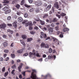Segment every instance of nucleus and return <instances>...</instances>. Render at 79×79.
I'll return each mask as SVG.
<instances>
[{
  "instance_id": "30",
  "label": "nucleus",
  "mask_w": 79,
  "mask_h": 79,
  "mask_svg": "<svg viewBox=\"0 0 79 79\" xmlns=\"http://www.w3.org/2000/svg\"><path fill=\"white\" fill-rule=\"evenodd\" d=\"M11 56L12 58H15V55L14 54H11Z\"/></svg>"
},
{
  "instance_id": "1",
  "label": "nucleus",
  "mask_w": 79,
  "mask_h": 79,
  "mask_svg": "<svg viewBox=\"0 0 79 79\" xmlns=\"http://www.w3.org/2000/svg\"><path fill=\"white\" fill-rule=\"evenodd\" d=\"M40 37L41 39H43V38H44V39H46L47 38V35L45 33L44 34V32H40Z\"/></svg>"
},
{
  "instance_id": "52",
  "label": "nucleus",
  "mask_w": 79,
  "mask_h": 79,
  "mask_svg": "<svg viewBox=\"0 0 79 79\" xmlns=\"http://www.w3.org/2000/svg\"><path fill=\"white\" fill-rule=\"evenodd\" d=\"M25 73H26V72L25 71L23 72H22V74H23V76H26Z\"/></svg>"
},
{
  "instance_id": "58",
  "label": "nucleus",
  "mask_w": 79,
  "mask_h": 79,
  "mask_svg": "<svg viewBox=\"0 0 79 79\" xmlns=\"http://www.w3.org/2000/svg\"><path fill=\"white\" fill-rule=\"evenodd\" d=\"M7 26H12V24L10 23H8L7 24Z\"/></svg>"
},
{
  "instance_id": "24",
  "label": "nucleus",
  "mask_w": 79,
  "mask_h": 79,
  "mask_svg": "<svg viewBox=\"0 0 79 79\" xmlns=\"http://www.w3.org/2000/svg\"><path fill=\"white\" fill-rule=\"evenodd\" d=\"M48 14H45L44 15L43 18V19H44V18H46L48 17Z\"/></svg>"
},
{
  "instance_id": "62",
  "label": "nucleus",
  "mask_w": 79,
  "mask_h": 79,
  "mask_svg": "<svg viewBox=\"0 0 79 79\" xmlns=\"http://www.w3.org/2000/svg\"><path fill=\"white\" fill-rule=\"evenodd\" d=\"M19 77L20 79H22V75L21 74L19 75Z\"/></svg>"
},
{
  "instance_id": "35",
  "label": "nucleus",
  "mask_w": 79,
  "mask_h": 79,
  "mask_svg": "<svg viewBox=\"0 0 79 79\" xmlns=\"http://www.w3.org/2000/svg\"><path fill=\"white\" fill-rule=\"evenodd\" d=\"M25 0H22V1L21 2V5H24V1Z\"/></svg>"
},
{
  "instance_id": "4",
  "label": "nucleus",
  "mask_w": 79,
  "mask_h": 79,
  "mask_svg": "<svg viewBox=\"0 0 79 79\" xmlns=\"http://www.w3.org/2000/svg\"><path fill=\"white\" fill-rule=\"evenodd\" d=\"M6 27V26L5 23L0 24V28H1L2 29L5 30Z\"/></svg>"
},
{
  "instance_id": "12",
  "label": "nucleus",
  "mask_w": 79,
  "mask_h": 79,
  "mask_svg": "<svg viewBox=\"0 0 79 79\" xmlns=\"http://www.w3.org/2000/svg\"><path fill=\"white\" fill-rule=\"evenodd\" d=\"M8 32H9L10 34H13V31L11 30L10 29H8L7 30Z\"/></svg>"
},
{
  "instance_id": "36",
  "label": "nucleus",
  "mask_w": 79,
  "mask_h": 79,
  "mask_svg": "<svg viewBox=\"0 0 79 79\" xmlns=\"http://www.w3.org/2000/svg\"><path fill=\"white\" fill-rule=\"evenodd\" d=\"M52 48H50L49 49V52L50 53H52Z\"/></svg>"
},
{
  "instance_id": "2",
  "label": "nucleus",
  "mask_w": 79,
  "mask_h": 79,
  "mask_svg": "<svg viewBox=\"0 0 79 79\" xmlns=\"http://www.w3.org/2000/svg\"><path fill=\"white\" fill-rule=\"evenodd\" d=\"M32 22L31 21H28L25 24V27H27V26H32Z\"/></svg>"
},
{
  "instance_id": "34",
  "label": "nucleus",
  "mask_w": 79,
  "mask_h": 79,
  "mask_svg": "<svg viewBox=\"0 0 79 79\" xmlns=\"http://www.w3.org/2000/svg\"><path fill=\"white\" fill-rule=\"evenodd\" d=\"M32 29H33L32 26H29V29L30 31H31V30H32Z\"/></svg>"
},
{
  "instance_id": "46",
  "label": "nucleus",
  "mask_w": 79,
  "mask_h": 79,
  "mask_svg": "<svg viewBox=\"0 0 79 79\" xmlns=\"http://www.w3.org/2000/svg\"><path fill=\"white\" fill-rule=\"evenodd\" d=\"M57 21V19L56 18H54L52 21L53 22H56Z\"/></svg>"
},
{
  "instance_id": "45",
  "label": "nucleus",
  "mask_w": 79,
  "mask_h": 79,
  "mask_svg": "<svg viewBox=\"0 0 79 79\" xmlns=\"http://www.w3.org/2000/svg\"><path fill=\"white\" fill-rule=\"evenodd\" d=\"M29 55V53L28 52L26 53H25L23 55V56H27Z\"/></svg>"
},
{
  "instance_id": "43",
  "label": "nucleus",
  "mask_w": 79,
  "mask_h": 79,
  "mask_svg": "<svg viewBox=\"0 0 79 79\" xmlns=\"http://www.w3.org/2000/svg\"><path fill=\"white\" fill-rule=\"evenodd\" d=\"M24 5L27 8H30V7H31V6L28 5L27 4H25Z\"/></svg>"
},
{
  "instance_id": "11",
  "label": "nucleus",
  "mask_w": 79,
  "mask_h": 79,
  "mask_svg": "<svg viewBox=\"0 0 79 79\" xmlns=\"http://www.w3.org/2000/svg\"><path fill=\"white\" fill-rule=\"evenodd\" d=\"M21 38L23 39H27V35H23L21 36Z\"/></svg>"
},
{
  "instance_id": "20",
  "label": "nucleus",
  "mask_w": 79,
  "mask_h": 79,
  "mask_svg": "<svg viewBox=\"0 0 79 79\" xmlns=\"http://www.w3.org/2000/svg\"><path fill=\"white\" fill-rule=\"evenodd\" d=\"M11 12V10H6V11H5V14H8V13H10Z\"/></svg>"
},
{
  "instance_id": "7",
  "label": "nucleus",
  "mask_w": 79,
  "mask_h": 79,
  "mask_svg": "<svg viewBox=\"0 0 79 79\" xmlns=\"http://www.w3.org/2000/svg\"><path fill=\"white\" fill-rule=\"evenodd\" d=\"M29 57L30 58H32V57L33 56V55H35V52L32 53L31 52H30L29 53Z\"/></svg>"
},
{
  "instance_id": "6",
  "label": "nucleus",
  "mask_w": 79,
  "mask_h": 79,
  "mask_svg": "<svg viewBox=\"0 0 79 79\" xmlns=\"http://www.w3.org/2000/svg\"><path fill=\"white\" fill-rule=\"evenodd\" d=\"M33 74V73H32L31 74V78L32 79H36V75L35 74Z\"/></svg>"
},
{
  "instance_id": "40",
  "label": "nucleus",
  "mask_w": 79,
  "mask_h": 79,
  "mask_svg": "<svg viewBox=\"0 0 79 79\" xmlns=\"http://www.w3.org/2000/svg\"><path fill=\"white\" fill-rule=\"evenodd\" d=\"M30 34H31L33 35L35 34V31H30Z\"/></svg>"
},
{
  "instance_id": "32",
  "label": "nucleus",
  "mask_w": 79,
  "mask_h": 79,
  "mask_svg": "<svg viewBox=\"0 0 79 79\" xmlns=\"http://www.w3.org/2000/svg\"><path fill=\"white\" fill-rule=\"evenodd\" d=\"M45 48H49V46L47 44H45V45L44 46Z\"/></svg>"
},
{
  "instance_id": "22",
  "label": "nucleus",
  "mask_w": 79,
  "mask_h": 79,
  "mask_svg": "<svg viewBox=\"0 0 79 79\" xmlns=\"http://www.w3.org/2000/svg\"><path fill=\"white\" fill-rule=\"evenodd\" d=\"M61 34L60 35V37L61 38H62V37H63V34H64V33L62 32H60Z\"/></svg>"
},
{
  "instance_id": "10",
  "label": "nucleus",
  "mask_w": 79,
  "mask_h": 79,
  "mask_svg": "<svg viewBox=\"0 0 79 79\" xmlns=\"http://www.w3.org/2000/svg\"><path fill=\"white\" fill-rule=\"evenodd\" d=\"M51 7H52V5H48L46 8V11H48V10H50V9L51 8Z\"/></svg>"
},
{
  "instance_id": "47",
  "label": "nucleus",
  "mask_w": 79,
  "mask_h": 79,
  "mask_svg": "<svg viewBox=\"0 0 79 79\" xmlns=\"http://www.w3.org/2000/svg\"><path fill=\"white\" fill-rule=\"evenodd\" d=\"M4 3H9V1L6 0H4Z\"/></svg>"
},
{
  "instance_id": "38",
  "label": "nucleus",
  "mask_w": 79,
  "mask_h": 79,
  "mask_svg": "<svg viewBox=\"0 0 79 79\" xmlns=\"http://www.w3.org/2000/svg\"><path fill=\"white\" fill-rule=\"evenodd\" d=\"M34 29L35 30H36V31L38 30V29H39V27H37V26H35V27H34Z\"/></svg>"
},
{
  "instance_id": "31",
  "label": "nucleus",
  "mask_w": 79,
  "mask_h": 79,
  "mask_svg": "<svg viewBox=\"0 0 79 79\" xmlns=\"http://www.w3.org/2000/svg\"><path fill=\"white\" fill-rule=\"evenodd\" d=\"M45 44L44 43H42L41 44V46L42 47H45Z\"/></svg>"
},
{
  "instance_id": "3",
  "label": "nucleus",
  "mask_w": 79,
  "mask_h": 79,
  "mask_svg": "<svg viewBox=\"0 0 79 79\" xmlns=\"http://www.w3.org/2000/svg\"><path fill=\"white\" fill-rule=\"evenodd\" d=\"M52 39L53 40V42H55L57 45H59V41H58V40L56 39V38L53 37L52 38Z\"/></svg>"
},
{
  "instance_id": "49",
  "label": "nucleus",
  "mask_w": 79,
  "mask_h": 79,
  "mask_svg": "<svg viewBox=\"0 0 79 79\" xmlns=\"http://www.w3.org/2000/svg\"><path fill=\"white\" fill-rule=\"evenodd\" d=\"M5 67H4L2 68V72H5Z\"/></svg>"
},
{
  "instance_id": "14",
  "label": "nucleus",
  "mask_w": 79,
  "mask_h": 79,
  "mask_svg": "<svg viewBox=\"0 0 79 79\" xmlns=\"http://www.w3.org/2000/svg\"><path fill=\"white\" fill-rule=\"evenodd\" d=\"M17 22H14L13 23V25L14 27H15V28H16L17 27V24H16Z\"/></svg>"
},
{
  "instance_id": "15",
  "label": "nucleus",
  "mask_w": 79,
  "mask_h": 79,
  "mask_svg": "<svg viewBox=\"0 0 79 79\" xmlns=\"http://www.w3.org/2000/svg\"><path fill=\"white\" fill-rule=\"evenodd\" d=\"M52 12H54V11H55V10H54V7H52L51 11L49 12V14H52Z\"/></svg>"
},
{
  "instance_id": "9",
  "label": "nucleus",
  "mask_w": 79,
  "mask_h": 79,
  "mask_svg": "<svg viewBox=\"0 0 79 79\" xmlns=\"http://www.w3.org/2000/svg\"><path fill=\"white\" fill-rule=\"evenodd\" d=\"M36 5L37 6H40L42 5V2L40 1H38L36 2Z\"/></svg>"
},
{
  "instance_id": "44",
  "label": "nucleus",
  "mask_w": 79,
  "mask_h": 79,
  "mask_svg": "<svg viewBox=\"0 0 79 79\" xmlns=\"http://www.w3.org/2000/svg\"><path fill=\"white\" fill-rule=\"evenodd\" d=\"M15 71V70L13 69L11 72V74H12L13 75H15V73H14Z\"/></svg>"
},
{
  "instance_id": "25",
  "label": "nucleus",
  "mask_w": 79,
  "mask_h": 79,
  "mask_svg": "<svg viewBox=\"0 0 79 79\" xmlns=\"http://www.w3.org/2000/svg\"><path fill=\"white\" fill-rule=\"evenodd\" d=\"M20 6H20V5L19 4H16L15 6V7L17 8V9H19V8H20Z\"/></svg>"
},
{
  "instance_id": "59",
  "label": "nucleus",
  "mask_w": 79,
  "mask_h": 79,
  "mask_svg": "<svg viewBox=\"0 0 79 79\" xmlns=\"http://www.w3.org/2000/svg\"><path fill=\"white\" fill-rule=\"evenodd\" d=\"M60 31H57L56 32V34H57V35H59V34H60Z\"/></svg>"
},
{
  "instance_id": "8",
  "label": "nucleus",
  "mask_w": 79,
  "mask_h": 79,
  "mask_svg": "<svg viewBox=\"0 0 79 79\" xmlns=\"http://www.w3.org/2000/svg\"><path fill=\"white\" fill-rule=\"evenodd\" d=\"M23 63H21L20 65H19V66L18 67V69L20 72H21V69L22 68V67L23 66Z\"/></svg>"
},
{
  "instance_id": "55",
  "label": "nucleus",
  "mask_w": 79,
  "mask_h": 79,
  "mask_svg": "<svg viewBox=\"0 0 79 79\" xmlns=\"http://www.w3.org/2000/svg\"><path fill=\"white\" fill-rule=\"evenodd\" d=\"M34 11V9H33V8L29 10V11H30V12H32V11Z\"/></svg>"
},
{
  "instance_id": "48",
  "label": "nucleus",
  "mask_w": 79,
  "mask_h": 79,
  "mask_svg": "<svg viewBox=\"0 0 79 79\" xmlns=\"http://www.w3.org/2000/svg\"><path fill=\"white\" fill-rule=\"evenodd\" d=\"M35 11L36 13H39V9H36L35 10Z\"/></svg>"
},
{
  "instance_id": "60",
  "label": "nucleus",
  "mask_w": 79,
  "mask_h": 79,
  "mask_svg": "<svg viewBox=\"0 0 79 79\" xmlns=\"http://www.w3.org/2000/svg\"><path fill=\"white\" fill-rule=\"evenodd\" d=\"M50 39V37H48L46 38V40H48L49 39Z\"/></svg>"
},
{
  "instance_id": "29",
  "label": "nucleus",
  "mask_w": 79,
  "mask_h": 79,
  "mask_svg": "<svg viewBox=\"0 0 79 79\" xmlns=\"http://www.w3.org/2000/svg\"><path fill=\"white\" fill-rule=\"evenodd\" d=\"M53 58V57L52 56H48V60H50L51 58Z\"/></svg>"
},
{
  "instance_id": "53",
  "label": "nucleus",
  "mask_w": 79,
  "mask_h": 79,
  "mask_svg": "<svg viewBox=\"0 0 79 79\" xmlns=\"http://www.w3.org/2000/svg\"><path fill=\"white\" fill-rule=\"evenodd\" d=\"M28 2L30 3H32L33 1L32 0H28Z\"/></svg>"
},
{
  "instance_id": "23",
  "label": "nucleus",
  "mask_w": 79,
  "mask_h": 79,
  "mask_svg": "<svg viewBox=\"0 0 79 79\" xmlns=\"http://www.w3.org/2000/svg\"><path fill=\"white\" fill-rule=\"evenodd\" d=\"M7 9H8V7L6 6L5 7L2 9V10L6 11L7 10Z\"/></svg>"
},
{
  "instance_id": "54",
  "label": "nucleus",
  "mask_w": 79,
  "mask_h": 79,
  "mask_svg": "<svg viewBox=\"0 0 79 79\" xmlns=\"http://www.w3.org/2000/svg\"><path fill=\"white\" fill-rule=\"evenodd\" d=\"M4 52L5 53H8L9 52V51L8 50H5Z\"/></svg>"
},
{
  "instance_id": "37",
  "label": "nucleus",
  "mask_w": 79,
  "mask_h": 79,
  "mask_svg": "<svg viewBox=\"0 0 79 79\" xmlns=\"http://www.w3.org/2000/svg\"><path fill=\"white\" fill-rule=\"evenodd\" d=\"M11 16H9L7 18V20L8 21H10V20H11Z\"/></svg>"
},
{
  "instance_id": "13",
  "label": "nucleus",
  "mask_w": 79,
  "mask_h": 79,
  "mask_svg": "<svg viewBox=\"0 0 79 79\" xmlns=\"http://www.w3.org/2000/svg\"><path fill=\"white\" fill-rule=\"evenodd\" d=\"M18 22H22L23 20V18L22 17H20L18 18Z\"/></svg>"
},
{
  "instance_id": "16",
  "label": "nucleus",
  "mask_w": 79,
  "mask_h": 79,
  "mask_svg": "<svg viewBox=\"0 0 79 79\" xmlns=\"http://www.w3.org/2000/svg\"><path fill=\"white\" fill-rule=\"evenodd\" d=\"M69 29L68 28H64L63 29L64 32H67L68 31H69Z\"/></svg>"
},
{
  "instance_id": "57",
  "label": "nucleus",
  "mask_w": 79,
  "mask_h": 79,
  "mask_svg": "<svg viewBox=\"0 0 79 79\" xmlns=\"http://www.w3.org/2000/svg\"><path fill=\"white\" fill-rule=\"evenodd\" d=\"M6 35H3V38H6Z\"/></svg>"
},
{
  "instance_id": "19",
  "label": "nucleus",
  "mask_w": 79,
  "mask_h": 79,
  "mask_svg": "<svg viewBox=\"0 0 79 79\" xmlns=\"http://www.w3.org/2000/svg\"><path fill=\"white\" fill-rule=\"evenodd\" d=\"M27 42H31V41H32V40H33V39L32 38H27Z\"/></svg>"
},
{
  "instance_id": "27",
  "label": "nucleus",
  "mask_w": 79,
  "mask_h": 79,
  "mask_svg": "<svg viewBox=\"0 0 79 79\" xmlns=\"http://www.w3.org/2000/svg\"><path fill=\"white\" fill-rule=\"evenodd\" d=\"M58 5V2H56L54 4V7H56Z\"/></svg>"
},
{
  "instance_id": "41",
  "label": "nucleus",
  "mask_w": 79,
  "mask_h": 79,
  "mask_svg": "<svg viewBox=\"0 0 79 79\" xmlns=\"http://www.w3.org/2000/svg\"><path fill=\"white\" fill-rule=\"evenodd\" d=\"M60 15L62 16H66V14L63 13H62L61 14H60Z\"/></svg>"
},
{
  "instance_id": "17",
  "label": "nucleus",
  "mask_w": 79,
  "mask_h": 79,
  "mask_svg": "<svg viewBox=\"0 0 79 79\" xmlns=\"http://www.w3.org/2000/svg\"><path fill=\"white\" fill-rule=\"evenodd\" d=\"M20 42H21V44H22L23 45H24V46H25V45H26V44H25V43L24 41H23V40H20Z\"/></svg>"
},
{
  "instance_id": "5",
  "label": "nucleus",
  "mask_w": 79,
  "mask_h": 79,
  "mask_svg": "<svg viewBox=\"0 0 79 79\" xmlns=\"http://www.w3.org/2000/svg\"><path fill=\"white\" fill-rule=\"evenodd\" d=\"M48 31H49V33L50 34H52V32H53V28L49 27L48 28Z\"/></svg>"
},
{
  "instance_id": "28",
  "label": "nucleus",
  "mask_w": 79,
  "mask_h": 79,
  "mask_svg": "<svg viewBox=\"0 0 79 79\" xmlns=\"http://www.w3.org/2000/svg\"><path fill=\"white\" fill-rule=\"evenodd\" d=\"M24 17L25 18H27L28 17V14L27 13H25L24 14Z\"/></svg>"
},
{
  "instance_id": "42",
  "label": "nucleus",
  "mask_w": 79,
  "mask_h": 79,
  "mask_svg": "<svg viewBox=\"0 0 79 79\" xmlns=\"http://www.w3.org/2000/svg\"><path fill=\"white\" fill-rule=\"evenodd\" d=\"M55 29L56 31H58V30H59V26H57L56 27Z\"/></svg>"
},
{
  "instance_id": "51",
  "label": "nucleus",
  "mask_w": 79,
  "mask_h": 79,
  "mask_svg": "<svg viewBox=\"0 0 79 79\" xmlns=\"http://www.w3.org/2000/svg\"><path fill=\"white\" fill-rule=\"evenodd\" d=\"M60 7V6L58 4L55 7V8H56V9H58Z\"/></svg>"
},
{
  "instance_id": "61",
  "label": "nucleus",
  "mask_w": 79,
  "mask_h": 79,
  "mask_svg": "<svg viewBox=\"0 0 79 79\" xmlns=\"http://www.w3.org/2000/svg\"><path fill=\"white\" fill-rule=\"evenodd\" d=\"M17 14L18 16H20V15H21V13L19 12H17Z\"/></svg>"
},
{
  "instance_id": "39",
  "label": "nucleus",
  "mask_w": 79,
  "mask_h": 79,
  "mask_svg": "<svg viewBox=\"0 0 79 79\" xmlns=\"http://www.w3.org/2000/svg\"><path fill=\"white\" fill-rule=\"evenodd\" d=\"M8 72H6L4 74V77H6L7 76H8Z\"/></svg>"
},
{
  "instance_id": "21",
  "label": "nucleus",
  "mask_w": 79,
  "mask_h": 79,
  "mask_svg": "<svg viewBox=\"0 0 79 79\" xmlns=\"http://www.w3.org/2000/svg\"><path fill=\"white\" fill-rule=\"evenodd\" d=\"M23 51L22 49H20L17 51V52L18 53H23Z\"/></svg>"
},
{
  "instance_id": "26",
  "label": "nucleus",
  "mask_w": 79,
  "mask_h": 79,
  "mask_svg": "<svg viewBox=\"0 0 79 79\" xmlns=\"http://www.w3.org/2000/svg\"><path fill=\"white\" fill-rule=\"evenodd\" d=\"M3 44L4 47H7V46H8V43L6 42H4L3 43Z\"/></svg>"
},
{
  "instance_id": "63",
  "label": "nucleus",
  "mask_w": 79,
  "mask_h": 79,
  "mask_svg": "<svg viewBox=\"0 0 79 79\" xmlns=\"http://www.w3.org/2000/svg\"><path fill=\"white\" fill-rule=\"evenodd\" d=\"M51 26L52 27H54L55 26V25H54V23H52L51 24Z\"/></svg>"
},
{
  "instance_id": "56",
  "label": "nucleus",
  "mask_w": 79,
  "mask_h": 79,
  "mask_svg": "<svg viewBox=\"0 0 79 79\" xmlns=\"http://www.w3.org/2000/svg\"><path fill=\"white\" fill-rule=\"evenodd\" d=\"M48 76H49L48 75H46L44 76V79H46V78H47V77H48Z\"/></svg>"
},
{
  "instance_id": "64",
  "label": "nucleus",
  "mask_w": 79,
  "mask_h": 79,
  "mask_svg": "<svg viewBox=\"0 0 79 79\" xmlns=\"http://www.w3.org/2000/svg\"><path fill=\"white\" fill-rule=\"evenodd\" d=\"M14 44V43H11V44L10 45V46L12 47H13V44Z\"/></svg>"
},
{
  "instance_id": "50",
  "label": "nucleus",
  "mask_w": 79,
  "mask_h": 79,
  "mask_svg": "<svg viewBox=\"0 0 79 79\" xmlns=\"http://www.w3.org/2000/svg\"><path fill=\"white\" fill-rule=\"evenodd\" d=\"M56 16L58 17V18L60 19V18H61V16L60 15H58V14H56Z\"/></svg>"
},
{
  "instance_id": "33",
  "label": "nucleus",
  "mask_w": 79,
  "mask_h": 79,
  "mask_svg": "<svg viewBox=\"0 0 79 79\" xmlns=\"http://www.w3.org/2000/svg\"><path fill=\"white\" fill-rule=\"evenodd\" d=\"M11 68L12 69H16V64H15L14 65L12 66L11 67Z\"/></svg>"
},
{
  "instance_id": "18",
  "label": "nucleus",
  "mask_w": 79,
  "mask_h": 79,
  "mask_svg": "<svg viewBox=\"0 0 79 79\" xmlns=\"http://www.w3.org/2000/svg\"><path fill=\"white\" fill-rule=\"evenodd\" d=\"M40 23L41 25H44V24H45V22L44 21L40 20Z\"/></svg>"
}]
</instances>
